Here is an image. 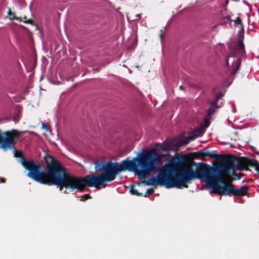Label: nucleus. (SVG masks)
<instances>
[{
  "instance_id": "1",
  "label": "nucleus",
  "mask_w": 259,
  "mask_h": 259,
  "mask_svg": "<svg viewBox=\"0 0 259 259\" xmlns=\"http://www.w3.org/2000/svg\"><path fill=\"white\" fill-rule=\"evenodd\" d=\"M154 152V150H145L133 160H129L127 158L121 161L120 164L108 161L106 163L105 171L102 174L90 175L84 177L72 175L63 165L59 190L62 191L65 188L70 192H83L86 186L100 189V186H102L105 188L107 186L106 182L114 181L119 173L126 170L133 171L139 178L146 180L152 171L156 169L152 157Z\"/></svg>"
},
{
  "instance_id": "2",
  "label": "nucleus",
  "mask_w": 259,
  "mask_h": 259,
  "mask_svg": "<svg viewBox=\"0 0 259 259\" xmlns=\"http://www.w3.org/2000/svg\"><path fill=\"white\" fill-rule=\"evenodd\" d=\"M14 157H19V161L28 171L26 176L33 181L48 186L56 185L60 188L63 164L51 155L46 154L44 157L47 172L42 170L38 162L27 160L20 151L15 149Z\"/></svg>"
},
{
  "instance_id": "3",
  "label": "nucleus",
  "mask_w": 259,
  "mask_h": 259,
  "mask_svg": "<svg viewBox=\"0 0 259 259\" xmlns=\"http://www.w3.org/2000/svg\"><path fill=\"white\" fill-rule=\"evenodd\" d=\"M168 180L170 188H187V184L196 179H203L206 183L207 178L211 172L212 167L207 164L199 163L194 170L192 165H180L176 167L167 165Z\"/></svg>"
},
{
  "instance_id": "4",
  "label": "nucleus",
  "mask_w": 259,
  "mask_h": 259,
  "mask_svg": "<svg viewBox=\"0 0 259 259\" xmlns=\"http://www.w3.org/2000/svg\"><path fill=\"white\" fill-rule=\"evenodd\" d=\"M224 175H226L221 172L220 168L212 167L211 174L206 178V185L202 187V189L205 187L211 188L212 189L211 193H213L221 196L233 195L235 196H244L247 194L249 188L247 185H244L238 189L231 183L226 184Z\"/></svg>"
},
{
  "instance_id": "5",
  "label": "nucleus",
  "mask_w": 259,
  "mask_h": 259,
  "mask_svg": "<svg viewBox=\"0 0 259 259\" xmlns=\"http://www.w3.org/2000/svg\"><path fill=\"white\" fill-rule=\"evenodd\" d=\"M248 157L242 156L236 158L235 156L225 155L223 159V163L219 164L217 167L220 168V171L223 172L226 175L234 174L235 170L232 163L237 162V169L239 170H248L247 167Z\"/></svg>"
},
{
  "instance_id": "6",
  "label": "nucleus",
  "mask_w": 259,
  "mask_h": 259,
  "mask_svg": "<svg viewBox=\"0 0 259 259\" xmlns=\"http://www.w3.org/2000/svg\"><path fill=\"white\" fill-rule=\"evenodd\" d=\"M153 150L154 151V154L152 155V157L154 160V164L156 167V169L152 172L156 170H159V171L156 176L151 177L148 179L147 181H144L143 183L148 186H156L159 185L160 186H164L166 188H170L167 170V164H165L161 168L157 166L156 165L157 159L155 157V156H157L156 149L153 148L149 151H152Z\"/></svg>"
},
{
  "instance_id": "7",
  "label": "nucleus",
  "mask_w": 259,
  "mask_h": 259,
  "mask_svg": "<svg viewBox=\"0 0 259 259\" xmlns=\"http://www.w3.org/2000/svg\"><path fill=\"white\" fill-rule=\"evenodd\" d=\"M24 131H19L15 129L3 132L0 129V143L4 151L8 149H15V145L20 140L21 135Z\"/></svg>"
},
{
  "instance_id": "8",
  "label": "nucleus",
  "mask_w": 259,
  "mask_h": 259,
  "mask_svg": "<svg viewBox=\"0 0 259 259\" xmlns=\"http://www.w3.org/2000/svg\"><path fill=\"white\" fill-rule=\"evenodd\" d=\"M228 49L229 50V52L228 54L227 57L230 58L233 57L235 58L237 54V48L232 46L231 44H228L227 45Z\"/></svg>"
},
{
  "instance_id": "9",
  "label": "nucleus",
  "mask_w": 259,
  "mask_h": 259,
  "mask_svg": "<svg viewBox=\"0 0 259 259\" xmlns=\"http://www.w3.org/2000/svg\"><path fill=\"white\" fill-rule=\"evenodd\" d=\"M205 155H206V157L208 156L211 158H215L216 160H221L223 161L225 155H218L215 153L214 151L207 150L206 151Z\"/></svg>"
},
{
  "instance_id": "10",
  "label": "nucleus",
  "mask_w": 259,
  "mask_h": 259,
  "mask_svg": "<svg viewBox=\"0 0 259 259\" xmlns=\"http://www.w3.org/2000/svg\"><path fill=\"white\" fill-rule=\"evenodd\" d=\"M237 48V51L239 50L241 53L242 56H244L246 52L245 50L244 44L243 40H238V44L236 46H234Z\"/></svg>"
},
{
  "instance_id": "11",
  "label": "nucleus",
  "mask_w": 259,
  "mask_h": 259,
  "mask_svg": "<svg viewBox=\"0 0 259 259\" xmlns=\"http://www.w3.org/2000/svg\"><path fill=\"white\" fill-rule=\"evenodd\" d=\"M187 156L188 157V162L192 161L194 159L200 158L199 152L189 153Z\"/></svg>"
},
{
  "instance_id": "12",
  "label": "nucleus",
  "mask_w": 259,
  "mask_h": 259,
  "mask_svg": "<svg viewBox=\"0 0 259 259\" xmlns=\"http://www.w3.org/2000/svg\"><path fill=\"white\" fill-rule=\"evenodd\" d=\"M106 167V163H102L99 161H96L95 162V170L97 171H105Z\"/></svg>"
},
{
  "instance_id": "13",
  "label": "nucleus",
  "mask_w": 259,
  "mask_h": 259,
  "mask_svg": "<svg viewBox=\"0 0 259 259\" xmlns=\"http://www.w3.org/2000/svg\"><path fill=\"white\" fill-rule=\"evenodd\" d=\"M240 65H241V59H240V58H238L232 65L234 74L236 73V72L238 70Z\"/></svg>"
},
{
  "instance_id": "14",
  "label": "nucleus",
  "mask_w": 259,
  "mask_h": 259,
  "mask_svg": "<svg viewBox=\"0 0 259 259\" xmlns=\"http://www.w3.org/2000/svg\"><path fill=\"white\" fill-rule=\"evenodd\" d=\"M258 164L259 162L257 160L248 158L247 167L249 166L250 167H254L255 168V167L257 166V165H258Z\"/></svg>"
},
{
  "instance_id": "15",
  "label": "nucleus",
  "mask_w": 259,
  "mask_h": 259,
  "mask_svg": "<svg viewBox=\"0 0 259 259\" xmlns=\"http://www.w3.org/2000/svg\"><path fill=\"white\" fill-rule=\"evenodd\" d=\"M130 192L132 195H135L138 196H143V194L142 193H140L137 190L135 189L134 185H131L130 186Z\"/></svg>"
},
{
  "instance_id": "16",
  "label": "nucleus",
  "mask_w": 259,
  "mask_h": 259,
  "mask_svg": "<svg viewBox=\"0 0 259 259\" xmlns=\"http://www.w3.org/2000/svg\"><path fill=\"white\" fill-rule=\"evenodd\" d=\"M188 160V157L187 155H183L177 158L178 162L179 163V165H183L182 164L185 163L187 162Z\"/></svg>"
},
{
  "instance_id": "17",
  "label": "nucleus",
  "mask_w": 259,
  "mask_h": 259,
  "mask_svg": "<svg viewBox=\"0 0 259 259\" xmlns=\"http://www.w3.org/2000/svg\"><path fill=\"white\" fill-rule=\"evenodd\" d=\"M237 36H238V40H240V39L243 40V39H244V27H242V28H241V30L238 31Z\"/></svg>"
},
{
  "instance_id": "18",
  "label": "nucleus",
  "mask_w": 259,
  "mask_h": 259,
  "mask_svg": "<svg viewBox=\"0 0 259 259\" xmlns=\"http://www.w3.org/2000/svg\"><path fill=\"white\" fill-rule=\"evenodd\" d=\"M8 15L10 20H19V19L15 16V14L11 12V9H9Z\"/></svg>"
},
{
  "instance_id": "19",
  "label": "nucleus",
  "mask_w": 259,
  "mask_h": 259,
  "mask_svg": "<svg viewBox=\"0 0 259 259\" xmlns=\"http://www.w3.org/2000/svg\"><path fill=\"white\" fill-rule=\"evenodd\" d=\"M234 23L236 25H239L240 26V28H242L243 26V23L242 22V19L240 17H237L236 19L234 21Z\"/></svg>"
},
{
  "instance_id": "20",
  "label": "nucleus",
  "mask_w": 259,
  "mask_h": 259,
  "mask_svg": "<svg viewBox=\"0 0 259 259\" xmlns=\"http://www.w3.org/2000/svg\"><path fill=\"white\" fill-rule=\"evenodd\" d=\"M154 191L153 189H148L147 190L146 193L143 195V196L146 197L148 196L149 195H151L154 193Z\"/></svg>"
},
{
  "instance_id": "21",
  "label": "nucleus",
  "mask_w": 259,
  "mask_h": 259,
  "mask_svg": "<svg viewBox=\"0 0 259 259\" xmlns=\"http://www.w3.org/2000/svg\"><path fill=\"white\" fill-rule=\"evenodd\" d=\"M199 155H200V158L204 160V158L206 157V155H205L206 151L204 152L203 151H199Z\"/></svg>"
},
{
  "instance_id": "22",
  "label": "nucleus",
  "mask_w": 259,
  "mask_h": 259,
  "mask_svg": "<svg viewBox=\"0 0 259 259\" xmlns=\"http://www.w3.org/2000/svg\"><path fill=\"white\" fill-rule=\"evenodd\" d=\"M218 101L216 99H215L213 101H212L211 103V107H214L215 109L218 108L219 106L218 105Z\"/></svg>"
},
{
  "instance_id": "23",
  "label": "nucleus",
  "mask_w": 259,
  "mask_h": 259,
  "mask_svg": "<svg viewBox=\"0 0 259 259\" xmlns=\"http://www.w3.org/2000/svg\"><path fill=\"white\" fill-rule=\"evenodd\" d=\"M91 198V196L90 194H84L81 197V200L84 201Z\"/></svg>"
},
{
  "instance_id": "24",
  "label": "nucleus",
  "mask_w": 259,
  "mask_h": 259,
  "mask_svg": "<svg viewBox=\"0 0 259 259\" xmlns=\"http://www.w3.org/2000/svg\"><path fill=\"white\" fill-rule=\"evenodd\" d=\"M223 95H223V94L222 92L219 93L216 95L215 99L217 100L218 101H219L223 96Z\"/></svg>"
},
{
  "instance_id": "25",
  "label": "nucleus",
  "mask_w": 259,
  "mask_h": 259,
  "mask_svg": "<svg viewBox=\"0 0 259 259\" xmlns=\"http://www.w3.org/2000/svg\"><path fill=\"white\" fill-rule=\"evenodd\" d=\"M232 174L237 177V180H240L241 179V178L242 177V176L243 175L241 172H239L238 174H235L234 172V174Z\"/></svg>"
},
{
  "instance_id": "26",
  "label": "nucleus",
  "mask_w": 259,
  "mask_h": 259,
  "mask_svg": "<svg viewBox=\"0 0 259 259\" xmlns=\"http://www.w3.org/2000/svg\"><path fill=\"white\" fill-rule=\"evenodd\" d=\"M198 136V134H192L191 136L189 137L190 140H194L195 138H197V137Z\"/></svg>"
},
{
  "instance_id": "27",
  "label": "nucleus",
  "mask_w": 259,
  "mask_h": 259,
  "mask_svg": "<svg viewBox=\"0 0 259 259\" xmlns=\"http://www.w3.org/2000/svg\"><path fill=\"white\" fill-rule=\"evenodd\" d=\"M214 112L213 109H211L210 108H209L207 110V116L210 117L211 116V114Z\"/></svg>"
},
{
  "instance_id": "28",
  "label": "nucleus",
  "mask_w": 259,
  "mask_h": 259,
  "mask_svg": "<svg viewBox=\"0 0 259 259\" xmlns=\"http://www.w3.org/2000/svg\"><path fill=\"white\" fill-rule=\"evenodd\" d=\"M24 23H27V24H33V21L31 19H28L26 21H25Z\"/></svg>"
},
{
  "instance_id": "29",
  "label": "nucleus",
  "mask_w": 259,
  "mask_h": 259,
  "mask_svg": "<svg viewBox=\"0 0 259 259\" xmlns=\"http://www.w3.org/2000/svg\"><path fill=\"white\" fill-rule=\"evenodd\" d=\"M204 121H205V126L207 127L209 126V122H208V120L206 118L204 119Z\"/></svg>"
},
{
  "instance_id": "30",
  "label": "nucleus",
  "mask_w": 259,
  "mask_h": 259,
  "mask_svg": "<svg viewBox=\"0 0 259 259\" xmlns=\"http://www.w3.org/2000/svg\"><path fill=\"white\" fill-rule=\"evenodd\" d=\"M41 128L47 130L48 128V126L45 123H42Z\"/></svg>"
},
{
  "instance_id": "31",
  "label": "nucleus",
  "mask_w": 259,
  "mask_h": 259,
  "mask_svg": "<svg viewBox=\"0 0 259 259\" xmlns=\"http://www.w3.org/2000/svg\"><path fill=\"white\" fill-rule=\"evenodd\" d=\"M161 33L159 35V36L160 37V39L162 40L164 38V34L162 33V30H160Z\"/></svg>"
},
{
  "instance_id": "32",
  "label": "nucleus",
  "mask_w": 259,
  "mask_h": 259,
  "mask_svg": "<svg viewBox=\"0 0 259 259\" xmlns=\"http://www.w3.org/2000/svg\"><path fill=\"white\" fill-rule=\"evenodd\" d=\"M226 66H227V67L229 66V58L228 57H227V59H226Z\"/></svg>"
},
{
  "instance_id": "33",
  "label": "nucleus",
  "mask_w": 259,
  "mask_h": 259,
  "mask_svg": "<svg viewBox=\"0 0 259 259\" xmlns=\"http://www.w3.org/2000/svg\"><path fill=\"white\" fill-rule=\"evenodd\" d=\"M255 170H256L258 174H259V163L258 165H257V166L255 168Z\"/></svg>"
},
{
  "instance_id": "34",
  "label": "nucleus",
  "mask_w": 259,
  "mask_h": 259,
  "mask_svg": "<svg viewBox=\"0 0 259 259\" xmlns=\"http://www.w3.org/2000/svg\"><path fill=\"white\" fill-rule=\"evenodd\" d=\"M137 19H140L141 18V16L140 14H138L136 16Z\"/></svg>"
},
{
  "instance_id": "35",
  "label": "nucleus",
  "mask_w": 259,
  "mask_h": 259,
  "mask_svg": "<svg viewBox=\"0 0 259 259\" xmlns=\"http://www.w3.org/2000/svg\"><path fill=\"white\" fill-rule=\"evenodd\" d=\"M179 89L180 90H184V87L183 85L180 86Z\"/></svg>"
},
{
  "instance_id": "36",
  "label": "nucleus",
  "mask_w": 259,
  "mask_h": 259,
  "mask_svg": "<svg viewBox=\"0 0 259 259\" xmlns=\"http://www.w3.org/2000/svg\"><path fill=\"white\" fill-rule=\"evenodd\" d=\"M1 182L2 183H5V179L4 178H2L1 180Z\"/></svg>"
},
{
  "instance_id": "37",
  "label": "nucleus",
  "mask_w": 259,
  "mask_h": 259,
  "mask_svg": "<svg viewBox=\"0 0 259 259\" xmlns=\"http://www.w3.org/2000/svg\"><path fill=\"white\" fill-rule=\"evenodd\" d=\"M197 164L196 162H193V163H192V165H194V166H195V165H196Z\"/></svg>"
},
{
  "instance_id": "38",
  "label": "nucleus",
  "mask_w": 259,
  "mask_h": 259,
  "mask_svg": "<svg viewBox=\"0 0 259 259\" xmlns=\"http://www.w3.org/2000/svg\"><path fill=\"white\" fill-rule=\"evenodd\" d=\"M188 143V141H185L183 144H187Z\"/></svg>"
},
{
  "instance_id": "39",
  "label": "nucleus",
  "mask_w": 259,
  "mask_h": 259,
  "mask_svg": "<svg viewBox=\"0 0 259 259\" xmlns=\"http://www.w3.org/2000/svg\"><path fill=\"white\" fill-rule=\"evenodd\" d=\"M64 193H65V194H68V192L66 190L64 191Z\"/></svg>"
}]
</instances>
